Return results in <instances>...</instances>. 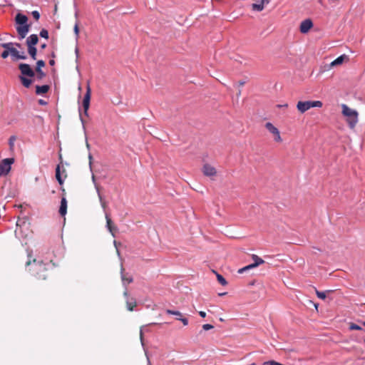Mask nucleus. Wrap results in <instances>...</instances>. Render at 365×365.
Instances as JSON below:
<instances>
[{
  "label": "nucleus",
  "instance_id": "f257e3e1",
  "mask_svg": "<svg viewBox=\"0 0 365 365\" xmlns=\"http://www.w3.org/2000/svg\"><path fill=\"white\" fill-rule=\"evenodd\" d=\"M31 251H28V257L29 259L26 262V266L31 265L29 271L31 272L32 275L37 282L46 280L48 274L46 264H43L42 261H36V259H33V263L31 264Z\"/></svg>",
  "mask_w": 365,
  "mask_h": 365
},
{
  "label": "nucleus",
  "instance_id": "f03ea898",
  "mask_svg": "<svg viewBox=\"0 0 365 365\" xmlns=\"http://www.w3.org/2000/svg\"><path fill=\"white\" fill-rule=\"evenodd\" d=\"M19 71H21V74L19 76L21 83L25 88H29L33 83V81L30 78H26V76L32 78L35 76V72L31 68V66L27 63H21L18 66Z\"/></svg>",
  "mask_w": 365,
  "mask_h": 365
},
{
  "label": "nucleus",
  "instance_id": "7ed1b4c3",
  "mask_svg": "<svg viewBox=\"0 0 365 365\" xmlns=\"http://www.w3.org/2000/svg\"><path fill=\"white\" fill-rule=\"evenodd\" d=\"M28 17L21 13H18L15 16V22L19 25L16 27V31L20 39L26 37L30 30L31 24H27Z\"/></svg>",
  "mask_w": 365,
  "mask_h": 365
},
{
  "label": "nucleus",
  "instance_id": "20e7f679",
  "mask_svg": "<svg viewBox=\"0 0 365 365\" xmlns=\"http://www.w3.org/2000/svg\"><path fill=\"white\" fill-rule=\"evenodd\" d=\"M341 107L342 114L347 118L346 121L349 128L351 129L354 128L358 122V113L356 110L351 109L345 104H343Z\"/></svg>",
  "mask_w": 365,
  "mask_h": 365
},
{
  "label": "nucleus",
  "instance_id": "39448f33",
  "mask_svg": "<svg viewBox=\"0 0 365 365\" xmlns=\"http://www.w3.org/2000/svg\"><path fill=\"white\" fill-rule=\"evenodd\" d=\"M323 103L320 101H299L297 105V108L299 110V112L302 113L306 112L309 109L313 107H318L321 108L322 106Z\"/></svg>",
  "mask_w": 365,
  "mask_h": 365
},
{
  "label": "nucleus",
  "instance_id": "423d86ee",
  "mask_svg": "<svg viewBox=\"0 0 365 365\" xmlns=\"http://www.w3.org/2000/svg\"><path fill=\"white\" fill-rule=\"evenodd\" d=\"M14 163V158H5L0 162V176L8 175L11 168V165Z\"/></svg>",
  "mask_w": 365,
  "mask_h": 365
},
{
  "label": "nucleus",
  "instance_id": "0eeeda50",
  "mask_svg": "<svg viewBox=\"0 0 365 365\" xmlns=\"http://www.w3.org/2000/svg\"><path fill=\"white\" fill-rule=\"evenodd\" d=\"M91 96V88L90 87L89 83H88L87 86H86V92L84 95V97L83 99V103H82L84 115L86 116H88V110L90 107Z\"/></svg>",
  "mask_w": 365,
  "mask_h": 365
},
{
  "label": "nucleus",
  "instance_id": "6e6552de",
  "mask_svg": "<svg viewBox=\"0 0 365 365\" xmlns=\"http://www.w3.org/2000/svg\"><path fill=\"white\" fill-rule=\"evenodd\" d=\"M265 128L272 133L274 137V140L277 142H281L282 140L280 136L279 131L277 128L274 126L271 123H267Z\"/></svg>",
  "mask_w": 365,
  "mask_h": 365
},
{
  "label": "nucleus",
  "instance_id": "1a4fd4ad",
  "mask_svg": "<svg viewBox=\"0 0 365 365\" xmlns=\"http://www.w3.org/2000/svg\"><path fill=\"white\" fill-rule=\"evenodd\" d=\"M9 53H10V55L11 56L12 60L14 61H16L18 60H25L27 58V56L25 55L24 52L19 51L14 46L12 48H11Z\"/></svg>",
  "mask_w": 365,
  "mask_h": 365
},
{
  "label": "nucleus",
  "instance_id": "9d476101",
  "mask_svg": "<svg viewBox=\"0 0 365 365\" xmlns=\"http://www.w3.org/2000/svg\"><path fill=\"white\" fill-rule=\"evenodd\" d=\"M313 26L312 21L310 19L304 20L299 26V31L302 34H307Z\"/></svg>",
  "mask_w": 365,
  "mask_h": 365
},
{
  "label": "nucleus",
  "instance_id": "9b49d317",
  "mask_svg": "<svg viewBox=\"0 0 365 365\" xmlns=\"http://www.w3.org/2000/svg\"><path fill=\"white\" fill-rule=\"evenodd\" d=\"M202 171L203 174L207 177H212L217 174L216 169L209 164H205L202 167Z\"/></svg>",
  "mask_w": 365,
  "mask_h": 365
},
{
  "label": "nucleus",
  "instance_id": "f8f14e48",
  "mask_svg": "<svg viewBox=\"0 0 365 365\" xmlns=\"http://www.w3.org/2000/svg\"><path fill=\"white\" fill-rule=\"evenodd\" d=\"M59 160H60V163L56 168V178L57 181L58 182V183L61 185H62L63 183V180L62 179L61 175V167H63V165H62L63 159H62L61 154H59Z\"/></svg>",
  "mask_w": 365,
  "mask_h": 365
},
{
  "label": "nucleus",
  "instance_id": "ddd939ff",
  "mask_svg": "<svg viewBox=\"0 0 365 365\" xmlns=\"http://www.w3.org/2000/svg\"><path fill=\"white\" fill-rule=\"evenodd\" d=\"M106 227L109 232L111 233L113 237H115V232L117 231V227L113 225V221L110 219L109 215L106 213Z\"/></svg>",
  "mask_w": 365,
  "mask_h": 365
},
{
  "label": "nucleus",
  "instance_id": "4468645a",
  "mask_svg": "<svg viewBox=\"0 0 365 365\" xmlns=\"http://www.w3.org/2000/svg\"><path fill=\"white\" fill-rule=\"evenodd\" d=\"M38 37L36 34H31L30 35L26 40V46H34L38 43Z\"/></svg>",
  "mask_w": 365,
  "mask_h": 365
},
{
  "label": "nucleus",
  "instance_id": "2eb2a0df",
  "mask_svg": "<svg viewBox=\"0 0 365 365\" xmlns=\"http://www.w3.org/2000/svg\"><path fill=\"white\" fill-rule=\"evenodd\" d=\"M58 212L61 216H65L67 212V200L65 197H63L61 198V205Z\"/></svg>",
  "mask_w": 365,
  "mask_h": 365
},
{
  "label": "nucleus",
  "instance_id": "dca6fc26",
  "mask_svg": "<svg viewBox=\"0 0 365 365\" xmlns=\"http://www.w3.org/2000/svg\"><path fill=\"white\" fill-rule=\"evenodd\" d=\"M95 187L96 189V191H97V193H98V198H99L101 207H103V209L104 210H106V209L107 208V202L104 200V198L103 197V196L101 195V194L100 192V186H99V185L98 183H95Z\"/></svg>",
  "mask_w": 365,
  "mask_h": 365
},
{
  "label": "nucleus",
  "instance_id": "f3484780",
  "mask_svg": "<svg viewBox=\"0 0 365 365\" xmlns=\"http://www.w3.org/2000/svg\"><path fill=\"white\" fill-rule=\"evenodd\" d=\"M349 57L344 54L336 58L334 61L331 63V66H336L341 65L344 61H348Z\"/></svg>",
  "mask_w": 365,
  "mask_h": 365
},
{
  "label": "nucleus",
  "instance_id": "a211bd4d",
  "mask_svg": "<svg viewBox=\"0 0 365 365\" xmlns=\"http://www.w3.org/2000/svg\"><path fill=\"white\" fill-rule=\"evenodd\" d=\"M50 89V86L48 85L43 86H36V93L37 95H41L47 93Z\"/></svg>",
  "mask_w": 365,
  "mask_h": 365
},
{
  "label": "nucleus",
  "instance_id": "6ab92c4d",
  "mask_svg": "<svg viewBox=\"0 0 365 365\" xmlns=\"http://www.w3.org/2000/svg\"><path fill=\"white\" fill-rule=\"evenodd\" d=\"M28 53L33 60L36 59L37 56V48L34 46H27Z\"/></svg>",
  "mask_w": 365,
  "mask_h": 365
},
{
  "label": "nucleus",
  "instance_id": "aec40b11",
  "mask_svg": "<svg viewBox=\"0 0 365 365\" xmlns=\"http://www.w3.org/2000/svg\"><path fill=\"white\" fill-rule=\"evenodd\" d=\"M123 272H124V268H123V265H121V269H120L121 279L123 281V285L126 286L125 282H127L128 283H131V282H133V279L132 277H126L125 275L124 274Z\"/></svg>",
  "mask_w": 365,
  "mask_h": 365
},
{
  "label": "nucleus",
  "instance_id": "412c9836",
  "mask_svg": "<svg viewBox=\"0 0 365 365\" xmlns=\"http://www.w3.org/2000/svg\"><path fill=\"white\" fill-rule=\"evenodd\" d=\"M212 272L216 274V277H217V279L218 281V282L222 285V286H226L227 284V280L225 279V277L218 274L217 272H215V270H212Z\"/></svg>",
  "mask_w": 365,
  "mask_h": 365
},
{
  "label": "nucleus",
  "instance_id": "4be33fe9",
  "mask_svg": "<svg viewBox=\"0 0 365 365\" xmlns=\"http://www.w3.org/2000/svg\"><path fill=\"white\" fill-rule=\"evenodd\" d=\"M315 292H316V294L317 295V297L322 299H325L326 297H327V294H329V293H332L333 291L332 290H327L325 292H320L317 289H315Z\"/></svg>",
  "mask_w": 365,
  "mask_h": 365
},
{
  "label": "nucleus",
  "instance_id": "5701e85b",
  "mask_svg": "<svg viewBox=\"0 0 365 365\" xmlns=\"http://www.w3.org/2000/svg\"><path fill=\"white\" fill-rule=\"evenodd\" d=\"M252 259L257 267L264 263V261L256 255H252Z\"/></svg>",
  "mask_w": 365,
  "mask_h": 365
},
{
  "label": "nucleus",
  "instance_id": "b1692460",
  "mask_svg": "<svg viewBox=\"0 0 365 365\" xmlns=\"http://www.w3.org/2000/svg\"><path fill=\"white\" fill-rule=\"evenodd\" d=\"M127 308L129 311H133V308L136 306V301L135 299H132L131 301H127Z\"/></svg>",
  "mask_w": 365,
  "mask_h": 365
},
{
  "label": "nucleus",
  "instance_id": "393cba45",
  "mask_svg": "<svg viewBox=\"0 0 365 365\" xmlns=\"http://www.w3.org/2000/svg\"><path fill=\"white\" fill-rule=\"evenodd\" d=\"M16 135H11L9 139V150L11 151H13L14 150V142L16 141Z\"/></svg>",
  "mask_w": 365,
  "mask_h": 365
},
{
  "label": "nucleus",
  "instance_id": "a878e982",
  "mask_svg": "<svg viewBox=\"0 0 365 365\" xmlns=\"http://www.w3.org/2000/svg\"><path fill=\"white\" fill-rule=\"evenodd\" d=\"M166 312L170 314H173L180 317H184V318H180L179 319H186L185 316H182V314L178 311H172L170 309H167Z\"/></svg>",
  "mask_w": 365,
  "mask_h": 365
},
{
  "label": "nucleus",
  "instance_id": "bb28decb",
  "mask_svg": "<svg viewBox=\"0 0 365 365\" xmlns=\"http://www.w3.org/2000/svg\"><path fill=\"white\" fill-rule=\"evenodd\" d=\"M252 9L254 11H261L264 9L263 4H252Z\"/></svg>",
  "mask_w": 365,
  "mask_h": 365
},
{
  "label": "nucleus",
  "instance_id": "cd10ccee",
  "mask_svg": "<svg viewBox=\"0 0 365 365\" xmlns=\"http://www.w3.org/2000/svg\"><path fill=\"white\" fill-rule=\"evenodd\" d=\"M36 78L38 80H41L46 76V73L43 70H38V71H36Z\"/></svg>",
  "mask_w": 365,
  "mask_h": 365
},
{
  "label": "nucleus",
  "instance_id": "c85d7f7f",
  "mask_svg": "<svg viewBox=\"0 0 365 365\" xmlns=\"http://www.w3.org/2000/svg\"><path fill=\"white\" fill-rule=\"evenodd\" d=\"M1 46L4 48H5L6 51H10L11 48L14 46V43L9 42V43H3L1 44Z\"/></svg>",
  "mask_w": 365,
  "mask_h": 365
},
{
  "label": "nucleus",
  "instance_id": "c756f323",
  "mask_svg": "<svg viewBox=\"0 0 365 365\" xmlns=\"http://www.w3.org/2000/svg\"><path fill=\"white\" fill-rule=\"evenodd\" d=\"M46 65L45 61L43 60H38L36 62V71L42 70L41 68Z\"/></svg>",
  "mask_w": 365,
  "mask_h": 365
},
{
  "label": "nucleus",
  "instance_id": "7c9ffc66",
  "mask_svg": "<svg viewBox=\"0 0 365 365\" xmlns=\"http://www.w3.org/2000/svg\"><path fill=\"white\" fill-rule=\"evenodd\" d=\"M257 266L255 264V263H252L251 264H249L242 269H240L238 272L239 273H242L243 272L246 271V270H248V269H252V268H255Z\"/></svg>",
  "mask_w": 365,
  "mask_h": 365
},
{
  "label": "nucleus",
  "instance_id": "2f4dec72",
  "mask_svg": "<svg viewBox=\"0 0 365 365\" xmlns=\"http://www.w3.org/2000/svg\"><path fill=\"white\" fill-rule=\"evenodd\" d=\"M40 36L46 39L48 38V32L46 29H42L40 31Z\"/></svg>",
  "mask_w": 365,
  "mask_h": 365
},
{
  "label": "nucleus",
  "instance_id": "473e14b6",
  "mask_svg": "<svg viewBox=\"0 0 365 365\" xmlns=\"http://www.w3.org/2000/svg\"><path fill=\"white\" fill-rule=\"evenodd\" d=\"M73 30H74V33L76 34V39L78 38L79 37V27H78V23L76 22L75 26H74V28H73Z\"/></svg>",
  "mask_w": 365,
  "mask_h": 365
},
{
  "label": "nucleus",
  "instance_id": "72a5a7b5",
  "mask_svg": "<svg viewBox=\"0 0 365 365\" xmlns=\"http://www.w3.org/2000/svg\"><path fill=\"white\" fill-rule=\"evenodd\" d=\"M113 245H114V246H115V248H116V252H117V255H118V256H120V251H119V250H118V246L121 245V243H120V242H117L116 240H114V242H113Z\"/></svg>",
  "mask_w": 365,
  "mask_h": 365
},
{
  "label": "nucleus",
  "instance_id": "f704fd0d",
  "mask_svg": "<svg viewBox=\"0 0 365 365\" xmlns=\"http://www.w3.org/2000/svg\"><path fill=\"white\" fill-rule=\"evenodd\" d=\"M32 16L36 20L38 21L40 18V14L38 11H32Z\"/></svg>",
  "mask_w": 365,
  "mask_h": 365
},
{
  "label": "nucleus",
  "instance_id": "c9c22d12",
  "mask_svg": "<svg viewBox=\"0 0 365 365\" xmlns=\"http://www.w3.org/2000/svg\"><path fill=\"white\" fill-rule=\"evenodd\" d=\"M349 328L351 330H354V329H355V330H361V328L359 326H358V325H356L355 324H353V323H351L350 324Z\"/></svg>",
  "mask_w": 365,
  "mask_h": 365
},
{
  "label": "nucleus",
  "instance_id": "e433bc0d",
  "mask_svg": "<svg viewBox=\"0 0 365 365\" xmlns=\"http://www.w3.org/2000/svg\"><path fill=\"white\" fill-rule=\"evenodd\" d=\"M9 54H10L9 51L4 50L1 53V56L2 58H6L9 56Z\"/></svg>",
  "mask_w": 365,
  "mask_h": 365
},
{
  "label": "nucleus",
  "instance_id": "4c0bfd02",
  "mask_svg": "<svg viewBox=\"0 0 365 365\" xmlns=\"http://www.w3.org/2000/svg\"><path fill=\"white\" fill-rule=\"evenodd\" d=\"M214 327L211 324H204L202 326V329L205 330V331H207V330H210L211 329H212Z\"/></svg>",
  "mask_w": 365,
  "mask_h": 365
},
{
  "label": "nucleus",
  "instance_id": "58836bf2",
  "mask_svg": "<svg viewBox=\"0 0 365 365\" xmlns=\"http://www.w3.org/2000/svg\"><path fill=\"white\" fill-rule=\"evenodd\" d=\"M79 116H80V119H81V121L83 124V129L85 130L86 128H85V125H84V120L83 119V117H82V114H81V108H79Z\"/></svg>",
  "mask_w": 365,
  "mask_h": 365
},
{
  "label": "nucleus",
  "instance_id": "ea45409f",
  "mask_svg": "<svg viewBox=\"0 0 365 365\" xmlns=\"http://www.w3.org/2000/svg\"><path fill=\"white\" fill-rule=\"evenodd\" d=\"M199 315L200 316V317L202 318H205L207 317V314L205 312H203V311H200L199 312Z\"/></svg>",
  "mask_w": 365,
  "mask_h": 365
},
{
  "label": "nucleus",
  "instance_id": "a19ab883",
  "mask_svg": "<svg viewBox=\"0 0 365 365\" xmlns=\"http://www.w3.org/2000/svg\"><path fill=\"white\" fill-rule=\"evenodd\" d=\"M88 159H89V166L91 168L93 156L91 153H89V155H88Z\"/></svg>",
  "mask_w": 365,
  "mask_h": 365
},
{
  "label": "nucleus",
  "instance_id": "79ce46f5",
  "mask_svg": "<svg viewBox=\"0 0 365 365\" xmlns=\"http://www.w3.org/2000/svg\"><path fill=\"white\" fill-rule=\"evenodd\" d=\"M38 103H39L40 105L45 106V105H46V104H47V102H46V101H44V100H43V99H40V100H38Z\"/></svg>",
  "mask_w": 365,
  "mask_h": 365
},
{
  "label": "nucleus",
  "instance_id": "37998d69",
  "mask_svg": "<svg viewBox=\"0 0 365 365\" xmlns=\"http://www.w3.org/2000/svg\"><path fill=\"white\" fill-rule=\"evenodd\" d=\"M262 4H263V6L264 4H268L269 3V0H262Z\"/></svg>",
  "mask_w": 365,
  "mask_h": 365
},
{
  "label": "nucleus",
  "instance_id": "c03bdc74",
  "mask_svg": "<svg viewBox=\"0 0 365 365\" xmlns=\"http://www.w3.org/2000/svg\"><path fill=\"white\" fill-rule=\"evenodd\" d=\"M75 53L76 54V60H78V47L76 48Z\"/></svg>",
  "mask_w": 365,
  "mask_h": 365
},
{
  "label": "nucleus",
  "instance_id": "a18cd8bd",
  "mask_svg": "<svg viewBox=\"0 0 365 365\" xmlns=\"http://www.w3.org/2000/svg\"><path fill=\"white\" fill-rule=\"evenodd\" d=\"M49 64L51 66H54L55 65V61L53 59H51L49 61Z\"/></svg>",
  "mask_w": 365,
  "mask_h": 365
},
{
  "label": "nucleus",
  "instance_id": "49530a36",
  "mask_svg": "<svg viewBox=\"0 0 365 365\" xmlns=\"http://www.w3.org/2000/svg\"><path fill=\"white\" fill-rule=\"evenodd\" d=\"M125 292H124V296L128 297V291H127V287H126V286H125Z\"/></svg>",
  "mask_w": 365,
  "mask_h": 365
},
{
  "label": "nucleus",
  "instance_id": "de8ad7c7",
  "mask_svg": "<svg viewBox=\"0 0 365 365\" xmlns=\"http://www.w3.org/2000/svg\"><path fill=\"white\" fill-rule=\"evenodd\" d=\"M46 48V43H43V44L41 45V49H44Z\"/></svg>",
  "mask_w": 365,
  "mask_h": 365
},
{
  "label": "nucleus",
  "instance_id": "09e8293b",
  "mask_svg": "<svg viewBox=\"0 0 365 365\" xmlns=\"http://www.w3.org/2000/svg\"><path fill=\"white\" fill-rule=\"evenodd\" d=\"M14 45H15L16 47L21 48V45L19 43H14Z\"/></svg>",
  "mask_w": 365,
  "mask_h": 365
},
{
  "label": "nucleus",
  "instance_id": "8fccbe9b",
  "mask_svg": "<svg viewBox=\"0 0 365 365\" xmlns=\"http://www.w3.org/2000/svg\"><path fill=\"white\" fill-rule=\"evenodd\" d=\"M278 107H282V108H284V107H287L288 105L287 104H284V105H277Z\"/></svg>",
  "mask_w": 365,
  "mask_h": 365
},
{
  "label": "nucleus",
  "instance_id": "3c124183",
  "mask_svg": "<svg viewBox=\"0 0 365 365\" xmlns=\"http://www.w3.org/2000/svg\"><path fill=\"white\" fill-rule=\"evenodd\" d=\"M92 180H93V183H94V184H95V183H96V177H95V175H92Z\"/></svg>",
  "mask_w": 365,
  "mask_h": 365
},
{
  "label": "nucleus",
  "instance_id": "603ef678",
  "mask_svg": "<svg viewBox=\"0 0 365 365\" xmlns=\"http://www.w3.org/2000/svg\"><path fill=\"white\" fill-rule=\"evenodd\" d=\"M182 323H183V325H184V326H187V324H188V323H187V322H188V321H182Z\"/></svg>",
  "mask_w": 365,
  "mask_h": 365
},
{
  "label": "nucleus",
  "instance_id": "864d4df0",
  "mask_svg": "<svg viewBox=\"0 0 365 365\" xmlns=\"http://www.w3.org/2000/svg\"><path fill=\"white\" fill-rule=\"evenodd\" d=\"M51 56L52 58H55L56 57V54H55L54 52H52Z\"/></svg>",
  "mask_w": 365,
  "mask_h": 365
},
{
  "label": "nucleus",
  "instance_id": "5fc2aeb1",
  "mask_svg": "<svg viewBox=\"0 0 365 365\" xmlns=\"http://www.w3.org/2000/svg\"><path fill=\"white\" fill-rule=\"evenodd\" d=\"M227 293L226 292H224V293H220L219 295L220 296H223V295H225Z\"/></svg>",
  "mask_w": 365,
  "mask_h": 365
},
{
  "label": "nucleus",
  "instance_id": "6e6d98bb",
  "mask_svg": "<svg viewBox=\"0 0 365 365\" xmlns=\"http://www.w3.org/2000/svg\"><path fill=\"white\" fill-rule=\"evenodd\" d=\"M86 147L89 149L90 148V145L88 144V142H86Z\"/></svg>",
  "mask_w": 365,
  "mask_h": 365
},
{
  "label": "nucleus",
  "instance_id": "4d7b16f0",
  "mask_svg": "<svg viewBox=\"0 0 365 365\" xmlns=\"http://www.w3.org/2000/svg\"><path fill=\"white\" fill-rule=\"evenodd\" d=\"M142 336H143V330H142V329H140V337L142 338Z\"/></svg>",
  "mask_w": 365,
  "mask_h": 365
},
{
  "label": "nucleus",
  "instance_id": "13d9d810",
  "mask_svg": "<svg viewBox=\"0 0 365 365\" xmlns=\"http://www.w3.org/2000/svg\"><path fill=\"white\" fill-rule=\"evenodd\" d=\"M244 83H244L243 81L240 82V86H243V85H244Z\"/></svg>",
  "mask_w": 365,
  "mask_h": 365
},
{
  "label": "nucleus",
  "instance_id": "bf43d9fd",
  "mask_svg": "<svg viewBox=\"0 0 365 365\" xmlns=\"http://www.w3.org/2000/svg\"><path fill=\"white\" fill-rule=\"evenodd\" d=\"M155 324H157V323H155V322H154V323H151V324H150L149 325H150V326H153V325H155Z\"/></svg>",
  "mask_w": 365,
  "mask_h": 365
},
{
  "label": "nucleus",
  "instance_id": "052dcab7",
  "mask_svg": "<svg viewBox=\"0 0 365 365\" xmlns=\"http://www.w3.org/2000/svg\"><path fill=\"white\" fill-rule=\"evenodd\" d=\"M19 221H20V220H19L17 221V222H16V225H17V226L20 225V224H19Z\"/></svg>",
  "mask_w": 365,
  "mask_h": 365
},
{
  "label": "nucleus",
  "instance_id": "680f3d73",
  "mask_svg": "<svg viewBox=\"0 0 365 365\" xmlns=\"http://www.w3.org/2000/svg\"><path fill=\"white\" fill-rule=\"evenodd\" d=\"M314 307L317 309V307H318V304H314Z\"/></svg>",
  "mask_w": 365,
  "mask_h": 365
},
{
  "label": "nucleus",
  "instance_id": "e2e57ef3",
  "mask_svg": "<svg viewBox=\"0 0 365 365\" xmlns=\"http://www.w3.org/2000/svg\"><path fill=\"white\" fill-rule=\"evenodd\" d=\"M61 190H62L63 193L64 194V192H65V189L62 187V188H61Z\"/></svg>",
  "mask_w": 365,
  "mask_h": 365
},
{
  "label": "nucleus",
  "instance_id": "0e129e2a",
  "mask_svg": "<svg viewBox=\"0 0 365 365\" xmlns=\"http://www.w3.org/2000/svg\"><path fill=\"white\" fill-rule=\"evenodd\" d=\"M217 317H218V319H220V320L222 319V317H220V316H218Z\"/></svg>",
  "mask_w": 365,
  "mask_h": 365
},
{
  "label": "nucleus",
  "instance_id": "69168bd1",
  "mask_svg": "<svg viewBox=\"0 0 365 365\" xmlns=\"http://www.w3.org/2000/svg\"><path fill=\"white\" fill-rule=\"evenodd\" d=\"M364 325L365 326V321H364Z\"/></svg>",
  "mask_w": 365,
  "mask_h": 365
},
{
  "label": "nucleus",
  "instance_id": "338daca9",
  "mask_svg": "<svg viewBox=\"0 0 365 365\" xmlns=\"http://www.w3.org/2000/svg\"><path fill=\"white\" fill-rule=\"evenodd\" d=\"M364 342H365V339H364Z\"/></svg>",
  "mask_w": 365,
  "mask_h": 365
}]
</instances>
